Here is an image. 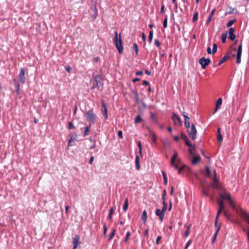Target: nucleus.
I'll use <instances>...</instances> for the list:
<instances>
[{"label":"nucleus","instance_id":"1","mask_svg":"<svg viewBox=\"0 0 249 249\" xmlns=\"http://www.w3.org/2000/svg\"><path fill=\"white\" fill-rule=\"evenodd\" d=\"M172 167L178 170L179 174H183L188 175L191 172V169L189 167L183 165L180 160L178 158V154L175 152L172 156Z\"/></svg>","mask_w":249,"mask_h":249},{"label":"nucleus","instance_id":"2","mask_svg":"<svg viewBox=\"0 0 249 249\" xmlns=\"http://www.w3.org/2000/svg\"><path fill=\"white\" fill-rule=\"evenodd\" d=\"M211 186L213 189H216L219 191V196L223 199L227 200L231 207L234 208L235 207V205L232 200L231 195L229 192H227L221 184H214V183H212L211 184Z\"/></svg>","mask_w":249,"mask_h":249},{"label":"nucleus","instance_id":"3","mask_svg":"<svg viewBox=\"0 0 249 249\" xmlns=\"http://www.w3.org/2000/svg\"><path fill=\"white\" fill-rule=\"evenodd\" d=\"M184 124L186 127L187 128V131L189 134V137L192 139L195 140L196 139V136L197 133L196 126L194 124H192L190 126V119L189 117L184 115Z\"/></svg>","mask_w":249,"mask_h":249},{"label":"nucleus","instance_id":"4","mask_svg":"<svg viewBox=\"0 0 249 249\" xmlns=\"http://www.w3.org/2000/svg\"><path fill=\"white\" fill-rule=\"evenodd\" d=\"M114 34L113 42L115 43V47L118 50L119 54H122L123 52V47L121 35L120 34L119 36H118L117 31L114 33Z\"/></svg>","mask_w":249,"mask_h":249},{"label":"nucleus","instance_id":"5","mask_svg":"<svg viewBox=\"0 0 249 249\" xmlns=\"http://www.w3.org/2000/svg\"><path fill=\"white\" fill-rule=\"evenodd\" d=\"M86 119L89 122V124H94L96 119V115L94 113L93 110L87 111L85 114Z\"/></svg>","mask_w":249,"mask_h":249},{"label":"nucleus","instance_id":"6","mask_svg":"<svg viewBox=\"0 0 249 249\" xmlns=\"http://www.w3.org/2000/svg\"><path fill=\"white\" fill-rule=\"evenodd\" d=\"M211 62V60L209 58L202 57L199 60V63L201 65L202 69H205Z\"/></svg>","mask_w":249,"mask_h":249},{"label":"nucleus","instance_id":"7","mask_svg":"<svg viewBox=\"0 0 249 249\" xmlns=\"http://www.w3.org/2000/svg\"><path fill=\"white\" fill-rule=\"evenodd\" d=\"M242 49V44H240L238 46L237 50V53H236V63L237 64H239L241 63Z\"/></svg>","mask_w":249,"mask_h":249},{"label":"nucleus","instance_id":"8","mask_svg":"<svg viewBox=\"0 0 249 249\" xmlns=\"http://www.w3.org/2000/svg\"><path fill=\"white\" fill-rule=\"evenodd\" d=\"M72 243L73 244L74 249H76L78 246L80 244V237L78 235H75L72 238Z\"/></svg>","mask_w":249,"mask_h":249},{"label":"nucleus","instance_id":"9","mask_svg":"<svg viewBox=\"0 0 249 249\" xmlns=\"http://www.w3.org/2000/svg\"><path fill=\"white\" fill-rule=\"evenodd\" d=\"M18 76L20 82L22 84H24L26 80V78L25 77V69L23 68H21L20 69V72Z\"/></svg>","mask_w":249,"mask_h":249},{"label":"nucleus","instance_id":"10","mask_svg":"<svg viewBox=\"0 0 249 249\" xmlns=\"http://www.w3.org/2000/svg\"><path fill=\"white\" fill-rule=\"evenodd\" d=\"M234 29L233 28H231L229 29V39H231L232 41H233L235 39V35L234 34Z\"/></svg>","mask_w":249,"mask_h":249},{"label":"nucleus","instance_id":"11","mask_svg":"<svg viewBox=\"0 0 249 249\" xmlns=\"http://www.w3.org/2000/svg\"><path fill=\"white\" fill-rule=\"evenodd\" d=\"M155 213L157 215L159 216V219L160 221H162L164 216V213H163L161 210L157 209Z\"/></svg>","mask_w":249,"mask_h":249},{"label":"nucleus","instance_id":"12","mask_svg":"<svg viewBox=\"0 0 249 249\" xmlns=\"http://www.w3.org/2000/svg\"><path fill=\"white\" fill-rule=\"evenodd\" d=\"M102 107L103 108V110L102 111V114L104 115L105 120H107L108 117L107 115V107L104 103V102H103L102 103Z\"/></svg>","mask_w":249,"mask_h":249},{"label":"nucleus","instance_id":"13","mask_svg":"<svg viewBox=\"0 0 249 249\" xmlns=\"http://www.w3.org/2000/svg\"><path fill=\"white\" fill-rule=\"evenodd\" d=\"M100 78H101V76L98 75L95 76V77H94V81L95 82V83L93 84V85H92V86L91 87V88L92 89H94L95 88L99 87V81H98V80H100Z\"/></svg>","mask_w":249,"mask_h":249},{"label":"nucleus","instance_id":"14","mask_svg":"<svg viewBox=\"0 0 249 249\" xmlns=\"http://www.w3.org/2000/svg\"><path fill=\"white\" fill-rule=\"evenodd\" d=\"M172 121H174L176 125H177V123H178L177 122L176 120L178 121V122L179 124H180L181 121H180V118L177 114H176L175 113H174L173 112H172Z\"/></svg>","mask_w":249,"mask_h":249},{"label":"nucleus","instance_id":"15","mask_svg":"<svg viewBox=\"0 0 249 249\" xmlns=\"http://www.w3.org/2000/svg\"><path fill=\"white\" fill-rule=\"evenodd\" d=\"M222 100L221 98H219L216 102V105H215V108L214 109V111L213 112V113H214L216 110L219 108L222 105Z\"/></svg>","mask_w":249,"mask_h":249},{"label":"nucleus","instance_id":"16","mask_svg":"<svg viewBox=\"0 0 249 249\" xmlns=\"http://www.w3.org/2000/svg\"><path fill=\"white\" fill-rule=\"evenodd\" d=\"M230 58V55L228 53H227V54H226L223 57V58L221 59V60L219 62L218 64V66H220L221 65L222 63H223L224 62H225L227 59H228L229 58Z\"/></svg>","mask_w":249,"mask_h":249},{"label":"nucleus","instance_id":"17","mask_svg":"<svg viewBox=\"0 0 249 249\" xmlns=\"http://www.w3.org/2000/svg\"><path fill=\"white\" fill-rule=\"evenodd\" d=\"M200 159H201V158L199 155L194 156L193 157V159L192 161V164H196L198 161H199L200 160Z\"/></svg>","mask_w":249,"mask_h":249},{"label":"nucleus","instance_id":"18","mask_svg":"<svg viewBox=\"0 0 249 249\" xmlns=\"http://www.w3.org/2000/svg\"><path fill=\"white\" fill-rule=\"evenodd\" d=\"M147 218V212H146V211L145 210H144L142 212V222L144 223H145V222L146 221Z\"/></svg>","mask_w":249,"mask_h":249},{"label":"nucleus","instance_id":"19","mask_svg":"<svg viewBox=\"0 0 249 249\" xmlns=\"http://www.w3.org/2000/svg\"><path fill=\"white\" fill-rule=\"evenodd\" d=\"M221 228V224H219V225L217 226V228L215 232V233L213 236V243H214L215 240H216V238L217 237V234L218 233V232L220 229Z\"/></svg>","mask_w":249,"mask_h":249},{"label":"nucleus","instance_id":"20","mask_svg":"<svg viewBox=\"0 0 249 249\" xmlns=\"http://www.w3.org/2000/svg\"><path fill=\"white\" fill-rule=\"evenodd\" d=\"M128 198H126L124 199V204L123 206V210L126 212L128 209Z\"/></svg>","mask_w":249,"mask_h":249},{"label":"nucleus","instance_id":"21","mask_svg":"<svg viewBox=\"0 0 249 249\" xmlns=\"http://www.w3.org/2000/svg\"><path fill=\"white\" fill-rule=\"evenodd\" d=\"M213 183H214V184H219V179L216 177L215 170L214 171V177L213 178Z\"/></svg>","mask_w":249,"mask_h":249},{"label":"nucleus","instance_id":"22","mask_svg":"<svg viewBox=\"0 0 249 249\" xmlns=\"http://www.w3.org/2000/svg\"><path fill=\"white\" fill-rule=\"evenodd\" d=\"M91 124H89L88 126L85 127L84 131V136H87L89 134V131L91 127Z\"/></svg>","mask_w":249,"mask_h":249},{"label":"nucleus","instance_id":"23","mask_svg":"<svg viewBox=\"0 0 249 249\" xmlns=\"http://www.w3.org/2000/svg\"><path fill=\"white\" fill-rule=\"evenodd\" d=\"M135 163H136L137 169L139 170L140 169V163H139V158L138 156H137L136 157Z\"/></svg>","mask_w":249,"mask_h":249},{"label":"nucleus","instance_id":"24","mask_svg":"<svg viewBox=\"0 0 249 249\" xmlns=\"http://www.w3.org/2000/svg\"><path fill=\"white\" fill-rule=\"evenodd\" d=\"M132 93L135 95V99H136L137 102L139 103V96L138 92L136 90H133Z\"/></svg>","mask_w":249,"mask_h":249},{"label":"nucleus","instance_id":"25","mask_svg":"<svg viewBox=\"0 0 249 249\" xmlns=\"http://www.w3.org/2000/svg\"><path fill=\"white\" fill-rule=\"evenodd\" d=\"M15 88H16V92L17 94H18L19 93V90H20V86H19V85L18 83V82H15Z\"/></svg>","mask_w":249,"mask_h":249},{"label":"nucleus","instance_id":"26","mask_svg":"<svg viewBox=\"0 0 249 249\" xmlns=\"http://www.w3.org/2000/svg\"><path fill=\"white\" fill-rule=\"evenodd\" d=\"M116 232V230L115 229H112V232L109 234V237H108V240H111L113 237L115 235Z\"/></svg>","mask_w":249,"mask_h":249},{"label":"nucleus","instance_id":"27","mask_svg":"<svg viewBox=\"0 0 249 249\" xmlns=\"http://www.w3.org/2000/svg\"><path fill=\"white\" fill-rule=\"evenodd\" d=\"M205 169H206V174H207V176L208 177H209V178H212V175H211V170L210 169V168L208 167V166H206V168H205Z\"/></svg>","mask_w":249,"mask_h":249},{"label":"nucleus","instance_id":"28","mask_svg":"<svg viewBox=\"0 0 249 249\" xmlns=\"http://www.w3.org/2000/svg\"><path fill=\"white\" fill-rule=\"evenodd\" d=\"M133 48L135 52V55H136V56H137L138 53L139 49H138V46L136 43H135L133 44Z\"/></svg>","mask_w":249,"mask_h":249},{"label":"nucleus","instance_id":"29","mask_svg":"<svg viewBox=\"0 0 249 249\" xmlns=\"http://www.w3.org/2000/svg\"><path fill=\"white\" fill-rule=\"evenodd\" d=\"M218 208L220 209L224 210L225 208V206L223 201H220L218 202Z\"/></svg>","mask_w":249,"mask_h":249},{"label":"nucleus","instance_id":"30","mask_svg":"<svg viewBox=\"0 0 249 249\" xmlns=\"http://www.w3.org/2000/svg\"><path fill=\"white\" fill-rule=\"evenodd\" d=\"M198 15V12H196L194 14L193 17V22H195V21H196L197 20Z\"/></svg>","mask_w":249,"mask_h":249},{"label":"nucleus","instance_id":"31","mask_svg":"<svg viewBox=\"0 0 249 249\" xmlns=\"http://www.w3.org/2000/svg\"><path fill=\"white\" fill-rule=\"evenodd\" d=\"M142 121V118L140 115H138L135 119V123L136 124L140 123Z\"/></svg>","mask_w":249,"mask_h":249},{"label":"nucleus","instance_id":"32","mask_svg":"<svg viewBox=\"0 0 249 249\" xmlns=\"http://www.w3.org/2000/svg\"><path fill=\"white\" fill-rule=\"evenodd\" d=\"M162 173L163 178H164V184L166 185L167 183V177L165 172L163 171H162Z\"/></svg>","mask_w":249,"mask_h":249},{"label":"nucleus","instance_id":"33","mask_svg":"<svg viewBox=\"0 0 249 249\" xmlns=\"http://www.w3.org/2000/svg\"><path fill=\"white\" fill-rule=\"evenodd\" d=\"M227 37V36L226 33L222 35L221 41L222 43H225Z\"/></svg>","mask_w":249,"mask_h":249},{"label":"nucleus","instance_id":"34","mask_svg":"<svg viewBox=\"0 0 249 249\" xmlns=\"http://www.w3.org/2000/svg\"><path fill=\"white\" fill-rule=\"evenodd\" d=\"M153 36V31H150L149 32V43H151L152 42Z\"/></svg>","mask_w":249,"mask_h":249},{"label":"nucleus","instance_id":"35","mask_svg":"<svg viewBox=\"0 0 249 249\" xmlns=\"http://www.w3.org/2000/svg\"><path fill=\"white\" fill-rule=\"evenodd\" d=\"M217 46L215 43L213 44V48L212 51V53L214 54L217 51Z\"/></svg>","mask_w":249,"mask_h":249},{"label":"nucleus","instance_id":"36","mask_svg":"<svg viewBox=\"0 0 249 249\" xmlns=\"http://www.w3.org/2000/svg\"><path fill=\"white\" fill-rule=\"evenodd\" d=\"M130 235V232L127 231L126 233V235L125 237L124 240V242L126 243L128 241Z\"/></svg>","mask_w":249,"mask_h":249},{"label":"nucleus","instance_id":"37","mask_svg":"<svg viewBox=\"0 0 249 249\" xmlns=\"http://www.w3.org/2000/svg\"><path fill=\"white\" fill-rule=\"evenodd\" d=\"M235 19H233V20H230L227 24V27H230L235 22Z\"/></svg>","mask_w":249,"mask_h":249},{"label":"nucleus","instance_id":"38","mask_svg":"<svg viewBox=\"0 0 249 249\" xmlns=\"http://www.w3.org/2000/svg\"><path fill=\"white\" fill-rule=\"evenodd\" d=\"M217 140L218 142L221 144V142L223 141V138L221 134L217 135Z\"/></svg>","mask_w":249,"mask_h":249},{"label":"nucleus","instance_id":"39","mask_svg":"<svg viewBox=\"0 0 249 249\" xmlns=\"http://www.w3.org/2000/svg\"><path fill=\"white\" fill-rule=\"evenodd\" d=\"M190 229V226H187V230H186V231H185V233H184L185 236L186 237L188 236V235H189Z\"/></svg>","mask_w":249,"mask_h":249},{"label":"nucleus","instance_id":"40","mask_svg":"<svg viewBox=\"0 0 249 249\" xmlns=\"http://www.w3.org/2000/svg\"><path fill=\"white\" fill-rule=\"evenodd\" d=\"M163 26L164 28L167 27V18H166L163 22Z\"/></svg>","mask_w":249,"mask_h":249},{"label":"nucleus","instance_id":"41","mask_svg":"<svg viewBox=\"0 0 249 249\" xmlns=\"http://www.w3.org/2000/svg\"><path fill=\"white\" fill-rule=\"evenodd\" d=\"M156 135L155 134V133H152V141L153 142H156Z\"/></svg>","mask_w":249,"mask_h":249},{"label":"nucleus","instance_id":"42","mask_svg":"<svg viewBox=\"0 0 249 249\" xmlns=\"http://www.w3.org/2000/svg\"><path fill=\"white\" fill-rule=\"evenodd\" d=\"M68 124H69V128L70 129H72L74 127L73 124L71 122H69L68 123Z\"/></svg>","mask_w":249,"mask_h":249},{"label":"nucleus","instance_id":"43","mask_svg":"<svg viewBox=\"0 0 249 249\" xmlns=\"http://www.w3.org/2000/svg\"><path fill=\"white\" fill-rule=\"evenodd\" d=\"M186 144L190 147L193 148V149H195V146H193L188 141V140L185 141Z\"/></svg>","mask_w":249,"mask_h":249},{"label":"nucleus","instance_id":"44","mask_svg":"<svg viewBox=\"0 0 249 249\" xmlns=\"http://www.w3.org/2000/svg\"><path fill=\"white\" fill-rule=\"evenodd\" d=\"M90 140L93 142V144H92V145L90 147L89 149H93V148L95 147V145H96V142H95V141H94V140L92 141V140H91V139H90Z\"/></svg>","mask_w":249,"mask_h":249},{"label":"nucleus","instance_id":"45","mask_svg":"<svg viewBox=\"0 0 249 249\" xmlns=\"http://www.w3.org/2000/svg\"><path fill=\"white\" fill-rule=\"evenodd\" d=\"M181 137L182 140L185 141V142L188 140V138H187V137L186 136V135L183 134V133H181Z\"/></svg>","mask_w":249,"mask_h":249},{"label":"nucleus","instance_id":"46","mask_svg":"<svg viewBox=\"0 0 249 249\" xmlns=\"http://www.w3.org/2000/svg\"><path fill=\"white\" fill-rule=\"evenodd\" d=\"M138 146L139 147V152H140V153H142V144H141L140 141H139L138 142Z\"/></svg>","mask_w":249,"mask_h":249},{"label":"nucleus","instance_id":"47","mask_svg":"<svg viewBox=\"0 0 249 249\" xmlns=\"http://www.w3.org/2000/svg\"><path fill=\"white\" fill-rule=\"evenodd\" d=\"M212 17H213L212 16H211L209 15V16L207 20V21H206L207 25H208L209 24V23L211 22Z\"/></svg>","mask_w":249,"mask_h":249},{"label":"nucleus","instance_id":"48","mask_svg":"<svg viewBox=\"0 0 249 249\" xmlns=\"http://www.w3.org/2000/svg\"><path fill=\"white\" fill-rule=\"evenodd\" d=\"M166 209H167V205H164L163 206L162 210H161V211H162L163 212V213H164L166 211Z\"/></svg>","mask_w":249,"mask_h":249},{"label":"nucleus","instance_id":"49","mask_svg":"<svg viewBox=\"0 0 249 249\" xmlns=\"http://www.w3.org/2000/svg\"><path fill=\"white\" fill-rule=\"evenodd\" d=\"M155 44L157 47H160V41L158 39H155Z\"/></svg>","mask_w":249,"mask_h":249},{"label":"nucleus","instance_id":"50","mask_svg":"<svg viewBox=\"0 0 249 249\" xmlns=\"http://www.w3.org/2000/svg\"><path fill=\"white\" fill-rule=\"evenodd\" d=\"M65 69L67 71L70 73L71 72L72 70L71 68L69 66L65 67Z\"/></svg>","mask_w":249,"mask_h":249},{"label":"nucleus","instance_id":"51","mask_svg":"<svg viewBox=\"0 0 249 249\" xmlns=\"http://www.w3.org/2000/svg\"><path fill=\"white\" fill-rule=\"evenodd\" d=\"M223 211V210L222 209H220L218 208V211H217V215L216 216H217V218H218V217L219 216V215L220 214V213H221V212Z\"/></svg>","mask_w":249,"mask_h":249},{"label":"nucleus","instance_id":"52","mask_svg":"<svg viewBox=\"0 0 249 249\" xmlns=\"http://www.w3.org/2000/svg\"><path fill=\"white\" fill-rule=\"evenodd\" d=\"M223 211V210L222 209H220L218 208V211H217V215L216 216H217V218H218V217L219 216V215L220 214V213H221V212Z\"/></svg>","mask_w":249,"mask_h":249},{"label":"nucleus","instance_id":"53","mask_svg":"<svg viewBox=\"0 0 249 249\" xmlns=\"http://www.w3.org/2000/svg\"><path fill=\"white\" fill-rule=\"evenodd\" d=\"M223 211V210L222 209H220L218 208V211H217V215L216 216H217V218H218V217L219 216V215L220 214V213H221V212Z\"/></svg>","mask_w":249,"mask_h":249},{"label":"nucleus","instance_id":"54","mask_svg":"<svg viewBox=\"0 0 249 249\" xmlns=\"http://www.w3.org/2000/svg\"><path fill=\"white\" fill-rule=\"evenodd\" d=\"M118 135L120 138H123V132L121 130L118 131Z\"/></svg>","mask_w":249,"mask_h":249},{"label":"nucleus","instance_id":"55","mask_svg":"<svg viewBox=\"0 0 249 249\" xmlns=\"http://www.w3.org/2000/svg\"><path fill=\"white\" fill-rule=\"evenodd\" d=\"M93 160H94V157L93 156H91L90 158L89 161V163L90 165L92 164Z\"/></svg>","mask_w":249,"mask_h":249},{"label":"nucleus","instance_id":"56","mask_svg":"<svg viewBox=\"0 0 249 249\" xmlns=\"http://www.w3.org/2000/svg\"><path fill=\"white\" fill-rule=\"evenodd\" d=\"M103 228H104V234L105 235L106 234V232L107 231V226H106V224L104 225Z\"/></svg>","mask_w":249,"mask_h":249},{"label":"nucleus","instance_id":"57","mask_svg":"<svg viewBox=\"0 0 249 249\" xmlns=\"http://www.w3.org/2000/svg\"><path fill=\"white\" fill-rule=\"evenodd\" d=\"M207 53L208 54H211L212 53V51H211V47L210 46H209L208 48H207Z\"/></svg>","mask_w":249,"mask_h":249},{"label":"nucleus","instance_id":"58","mask_svg":"<svg viewBox=\"0 0 249 249\" xmlns=\"http://www.w3.org/2000/svg\"><path fill=\"white\" fill-rule=\"evenodd\" d=\"M160 239H161V236H158L156 239V244H158L160 240Z\"/></svg>","mask_w":249,"mask_h":249},{"label":"nucleus","instance_id":"59","mask_svg":"<svg viewBox=\"0 0 249 249\" xmlns=\"http://www.w3.org/2000/svg\"><path fill=\"white\" fill-rule=\"evenodd\" d=\"M143 74V71H137L136 73V75H142Z\"/></svg>","mask_w":249,"mask_h":249},{"label":"nucleus","instance_id":"60","mask_svg":"<svg viewBox=\"0 0 249 249\" xmlns=\"http://www.w3.org/2000/svg\"><path fill=\"white\" fill-rule=\"evenodd\" d=\"M142 84L143 85L147 86L149 85V83L148 81H145V80L143 81Z\"/></svg>","mask_w":249,"mask_h":249},{"label":"nucleus","instance_id":"61","mask_svg":"<svg viewBox=\"0 0 249 249\" xmlns=\"http://www.w3.org/2000/svg\"><path fill=\"white\" fill-rule=\"evenodd\" d=\"M142 38L143 41L145 42L146 40V36L143 33H142Z\"/></svg>","mask_w":249,"mask_h":249},{"label":"nucleus","instance_id":"62","mask_svg":"<svg viewBox=\"0 0 249 249\" xmlns=\"http://www.w3.org/2000/svg\"><path fill=\"white\" fill-rule=\"evenodd\" d=\"M194 149H193H193H191V148H189V152L190 153V154H191V155H194V151H193Z\"/></svg>","mask_w":249,"mask_h":249},{"label":"nucleus","instance_id":"63","mask_svg":"<svg viewBox=\"0 0 249 249\" xmlns=\"http://www.w3.org/2000/svg\"><path fill=\"white\" fill-rule=\"evenodd\" d=\"M140 80V79L139 78H135L133 79V82L134 83H135L136 82L139 81Z\"/></svg>","mask_w":249,"mask_h":249},{"label":"nucleus","instance_id":"64","mask_svg":"<svg viewBox=\"0 0 249 249\" xmlns=\"http://www.w3.org/2000/svg\"><path fill=\"white\" fill-rule=\"evenodd\" d=\"M215 12V9H213V10L211 12V13H210V16H212V17H213V14H214Z\"/></svg>","mask_w":249,"mask_h":249}]
</instances>
